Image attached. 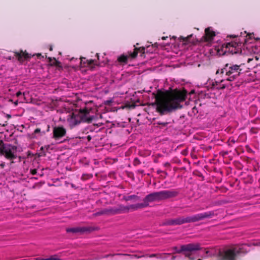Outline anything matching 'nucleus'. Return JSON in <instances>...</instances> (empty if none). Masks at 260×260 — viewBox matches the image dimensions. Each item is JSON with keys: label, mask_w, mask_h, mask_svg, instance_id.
Returning a JSON list of instances; mask_svg holds the SVG:
<instances>
[{"label": "nucleus", "mask_w": 260, "mask_h": 260, "mask_svg": "<svg viewBox=\"0 0 260 260\" xmlns=\"http://www.w3.org/2000/svg\"><path fill=\"white\" fill-rule=\"evenodd\" d=\"M249 250L248 245L242 244L223 249L211 248L207 250L206 253L209 256H217L220 260H236L238 254L245 253Z\"/></svg>", "instance_id": "1"}, {"label": "nucleus", "mask_w": 260, "mask_h": 260, "mask_svg": "<svg viewBox=\"0 0 260 260\" xmlns=\"http://www.w3.org/2000/svg\"><path fill=\"white\" fill-rule=\"evenodd\" d=\"M185 100V96L180 93H168L161 97L157 102V109L161 114L181 108L180 103Z\"/></svg>", "instance_id": "2"}, {"label": "nucleus", "mask_w": 260, "mask_h": 260, "mask_svg": "<svg viewBox=\"0 0 260 260\" xmlns=\"http://www.w3.org/2000/svg\"><path fill=\"white\" fill-rule=\"evenodd\" d=\"M93 118L94 115L91 109L86 108L69 114L67 121L69 126L72 127L81 122H90Z\"/></svg>", "instance_id": "3"}, {"label": "nucleus", "mask_w": 260, "mask_h": 260, "mask_svg": "<svg viewBox=\"0 0 260 260\" xmlns=\"http://www.w3.org/2000/svg\"><path fill=\"white\" fill-rule=\"evenodd\" d=\"M242 70L240 66L232 64H226L224 68L221 70H218L216 73L224 74L226 76L225 80L229 81H234L236 78L239 76Z\"/></svg>", "instance_id": "4"}, {"label": "nucleus", "mask_w": 260, "mask_h": 260, "mask_svg": "<svg viewBox=\"0 0 260 260\" xmlns=\"http://www.w3.org/2000/svg\"><path fill=\"white\" fill-rule=\"evenodd\" d=\"M176 252L181 253L184 252V255L186 257H188L190 259L193 260V258L191 257L190 255L193 251L200 250L201 249L200 245L198 243L196 244H188L186 245H183L181 246L180 249H177L175 248Z\"/></svg>", "instance_id": "5"}, {"label": "nucleus", "mask_w": 260, "mask_h": 260, "mask_svg": "<svg viewBox=\"0 0 260 260\" xmlns=\"http://www.w3.org/2000/svg\"><path fill=\"white\" fill-rule=\"evenodd\" d=\"M214 215L212 211L207 212L185 217V223L194 222L205 218H210Z\"/></svg>", "instance_id": "6"}, {"label": "nucleus", "mask_w": 260, "mask_h": 260, "mask_svg": "<svg viewBox=\"0 0 260 260\" xmlns=\"http://www.w3.org/2000/svg\"><path fill=\"white\" fill-rule=\"evenodd\" d=\"M146 204H135L129 206H124L119 205L118 207H116L117 214H121L124 213H127L129 211H134L139 208L146 207Z\"/></svg>", "instance_id": "7"}, {"label": "nucleus", "mask_w": 260, "mask_h": 260, "mask_svg": "<svg viewBox=\"0 0 260 260\" xmlns=\"http://www.w3.org/2000/svg\"><path fill=\"white\" fill-rule=\"evenodd\" d=\"M66 135V129L62 126H56L53 129V138L58 141L59 143L63 142V140H60Z\"/></svg>", "instance_id": "8"}, {"label": "nucleus", "mask_w": 260, "mask_h": 260, "mask_svg": "<svg viewBox=\"0 0 260 260\" xmlns=\"http://www.w3.org/2000/svg\"><path fill=\"white\" fill-rule=\"evenodd\" d=\"M16 149L10 145H5L3 147L2 153L8 159H13L16 158Z\"/></svg>", "instance_id": "9"}, {"label": "nucleus", "mask_w": 260, "mask_h": 260, "mask_svg": "<svg viewBox=\"0 0 260 260\" xmlns=\"http://www.w3.org/2000/svg\"><path fill=\"white\" fill-rule=\"evenodd\" d=\"M205 36L202 37V41L211 43L215 36V32L211 27H208L205 29Z\"/></svg>", "instance_id": "10"}, {"label": "nucleus", "mask_w": 260, "mask_h": 260, "mask_svg": "<svg viewBox=\"0 0 260 260\" xmlns=\"http://www.w3.org/2000/svg\"><path fill=\"white\" fill-rule=\"evenodd\" d=\"M185 217H178L175 219H171L167 220L164 224L168 225H180L185 223Z\"/></svg>", "instance_id": "11"}, {"label": "nucleus", "mask_w": 260, "mask_h": 260, "mask_svg": "<svg viewBox=\"0 0 260 260\" xmlns=\"http://www.w3.org/2000/svg\"><path fill=\"white\" fill-rule=\"evenodd\" d=\"M162 192L164 200L176 197L179 193L178 191L173 189L162 190Z\"/></svg>", "instance_id": "12"}, {"label": "nucleus", "mask_w": 260, "mask_h": 260, "mask_svg": "<svg viewBox=\"0 0 260 260\" xmlns=\"http://www.w3.org/2000/svg\"><path fill=\"white\" fill-rule=\"evenodd\" d=\"M88 231H89V229L86 227H76L72 228H68L66 229L67 232L73 233H83Z\"/></svg>", "instance_id": "13"}, {"label": "nucleus", "mask_w": 260, "mask_h": 260, "mask_svg": "<svg viewBox=\"0 0 260 260\" xmlns=\"http://www.w3.org/2000/svg\"><path fill=\"white\" fill-rule=\"evenodd\" d=\"M143 201V203H140V204H146V206L148 205L149 202L157 201L154 192H152L146 196L144 199Z\"/></svg>", "instance_id": "14"}, {"label": "nucleus", "mask_w": 260, "mask_h": 260, "mask_svg": "<svg viewBox=\"0 0 260 260\" xmlns=\"http://www.w3.org/2000/svg\"><path fill=\"white\" fill-rule=\"evenodd\" d=\"M16 57L20 62H23L25 59H27L30 57L28 53L21 51V52H16Z\"/></svg>", "instance_id": "15"}, {"label": "nucleus", "mask_w": 260, "mask_h": 260, "mask_svg": "<svg viewBox=\"0 0 260 260\" xmlns=\"http://www.w3.org/2000/svg\"><path fill=\"white\" fill-rule=\"evenodd\" d=\"M180 38L182 40L184 44H194L196 42V40L192 35H190L187 37H181Z\"/></svg>", "instance_id": "16"}, {"label": "nucleus", "mask_w": 260, "mask_h": 260, "mask_svg": "<svg viewBox=\"0 0 260 260\" xmlns=\"http://www.w3.org/2000/svg\"><path fill=\"white\" fill-rule=\"evenodd\" d=\"M107 215L117 214L116 207L107 208Z\"/></svg>", "instance_id": "17"}, {"label": "nucleus", "mask_w": 260, "mask_h": 260, "mask_svg": "<svg viewBox=\"0 0 260 260\" xmlns=\"http://www.w3.org/2000/svg\"><path fill=\"white\" fill-rule=\"evenodd\" d=\"M154 192L157 201L164 200L162 191Z\"/></svg>", "instance_id": "18"}, {"label": "nucleus", "mask_w": 260, "mask_h": 260, "mask_svg": "<svg viewBox=\"0 0 260 260\" xmlns=\"http://www.w3.org/2000/svg\"><path fill=\"white\" fill-rule=\"evenodd\" d=\"M239 43L237 42H230L227 44L226 47L230 50L231 47L236 48L239 46Z\"/></svg>", "instance_id": "19"}, {"label": "nucleus", "mask_w": 260, "mask_h": 260, "mask_svg": "<svg viewBox=\"0 0 260 260\" xmlns=\"http://www.w3.org/2000/svg\"><path fill=\"white\" fill-rule=\"evenodd\" d=\"M128 56L122 55L118 57V60L120 62L126 63Z\"/></svg>", "instance_id": "20"}, {"label": "nucleus", "mask_w": 260, "mask_h": 260, "mask_svg": "<svg viewBox=\"0 0 260 260\" xmlns=\"http://www.w3.org/2000/svg\"><path fill=\"white\" fill-rule=\"evenodd\" d=\"M94 215L95 216H99V215H107V209H102L101 210V211H99V212H96Z\"/></svg>", "instance_id": "21"}, {"label": "nucleus", "mask_w": 260, "mask_h": 260, "mask_svg": "<svg viewBox=\"0 0 260 260\" xmlns=\"http://www.w3.org/2000/svg\"><path fill=\"white\" fill-rule=\"evenodd\" d=\"M224 80H225V79H222V80H221L219 81H215L216 85L218 86L217 88L223 89V88H224L225 87V85H224V84H221V85H218V84L222 83Z\"/></svg>", "instance_id": "22"}, {"label": "nucleus", "mask_w": 260, "mask_h": 260, "mask_svg": "<svg viewBox=\"0 0 260 260\" xmlns=\"http://www.w3.org/2000/svg\"><path fill=\"white\" fill-rule=\"evenodd\" d=\"M140 48H136L135 49V50L133 52V53H131L129 54V56H131L132 58H135L137 56V54H138V50H140Z\"/></svg>", "instance_id": "23"}, {"label": "nucleus", "mask_w": 260, "mask_h": 260, "mask_svg": "<svg viewBox=\"0 0 260 260\" xmlns=\"http://www.w3.org/2000/svg\"><path fill=\"white\" fill-rule=\"evenodd\" d=\"M35 260H60V259L55 257V256H51L48 258H37L35 259Z\"/></svg>", "instance_id": "24"}, {"label": "nucleus", "mask_w": 260, "mask_h": 260, "mask_svg": "<svg viewBox=\"0 0 260 260\" xmlns=\"http://www.w3.org/2000/svg\"><path fill=\"white\" fill-rule=\"evenodd\" d=\"M134 199H138V197L135 195H132V196H129L127 197L126 199V200L128 201V200H130Z\"/></svg>", "instance_id": "25"}, {"label": "nucleus", "mask_w": 260, "mask_h": 260, "mask_svg": "<svg viewBox=\"0 0 260 260\" xmlns=\"http://www.w3.org/2000/svg\"><path fill=\"white\" fill-rule=\"evenodd\" d=\"M86 62H87V64L88 65H91L92 64H95V63H94V60H93V59L87 60Z\"/></svg>", "instance_id": "26"}, {"label": "nucleus", "mask_w": 260, "mask_h": 260, "mask_svg": "<svg viewBox=\"0 0 260 260\" xmlns=\"http://www.w3.org/2000/svg\"><path fill=\"white\" fill-rule=\"evenodd\" d=\"M40 131H41V130H40V128H37V129H36L35 130L34 133H35V134H37V133H40Z\"/></svg>", "instance_id": "27"}, {"label": "nucleus", "mask_w": 260, "mask_h": 260, "mask_svg": "<svg viewBox=\"0 0 260 260\" xmlns=\"http://www.w3.org/2000/svg\"><path fill=\"white\" fill-rule=\"evenodd\" d=\"M22 94V92H21L19 91V92H17V93H16V95H17V96H18H18H19L20 95H21Z\"/></svg>", "instance_id": "28"}, {"label": "nucleus", "mask_w": 260, "mask_h": 260, "mask_svg": "<svg viewBox=\"0 0 260 260\" xmlns=\"http://www.w3.org/2000/svg\"><path fill=\"white\" fill-rule=\"evenodd\" d=\"M31 173H32V174H33V175L36 174L37 173V170H32L31 171Z\"/></svg>", "instance_id": "29"}, {"label": "nucleus", "mask_w": 260, "mask_h": 260, "mask_svg": "<svg viewBox=\"0 0 260 260\" xmlns=\"http://www.w3.org/2000/svg\"><path fill=\"white\" fill-rule=\"evenodd\" d=\"M83 59L85 60V58H81L80 62L81 63H85V61L84 60H83Z\"/></svg>", "instance_id": "30"}, {"label": "nucleus", "mask_w": 260, "mask_h": 260, "mask_svg": "<svg viewBox=\"0 0 260 260\" xmlns=\"http://www.w3.org/2000/svg\"><path fill=\"white\" fill-rule=\"evenodd\" d=\"M5 166V164L4 163H2L1 164H0V166L2 167V168H3Z\"/></svg>", "instance_id": "31"}, {"label": "nucleus", "mask_w": 260, "mask_h": 260, "mask_svg": "<svg viewBox=\"0 0 260 260\" xmlns=\"http://www.w3.org/2000/svg\"><path fill=\"white\" fill-rule=\"evenodd\" d=\"M156 256V254H153L150 255V257H154V256Z\"/></svg>", "instance_id": "32"}, {"label": "nucleus", "mask_w": 260, "mask_h": 260, "mask_svg": "<svg viewBox=\"0 0 260 260\" xmlns=\"http://www.w3.org/2000/svg\"><path fill=\"white\" fill-rule=\"evenodd\" d=\"M167 38H168V37H162V40H166Z\"/></svg>", "instance_id": "33"}, {"label": "nucleus", "mask_w": 260, "mask_h": 260, "mask_svg": "<svg viewBox=\"0 0 260 260\" xmlns=\"http://www.w3.org/2000/svg\"><path fill=\"white\" fill-rule=\"evenodd\" d=\"M175 257H176V256H173L172 257V258H171V259H172V260H174V259H175Z\"/></svg>", "instance_id": "34"}, {"label": "nucleus", "mask_w": 260, "mask_h": 260, "mask_svg": "<svg viewBox=\"0 0 260 260\" xmlns=\"http://www.w3.org/2000/svg\"><path fill=\"white\" fill-rule=\"evenodd\" d=\"M139 161L137 158H135V164H136V161Z\"/></svg>", "instance_id": "35"}, {"label": "nucleus", "mask_w": 260, "mask_h": 260, "mask_svg": "<svg viewBox=\"0 0 260 260\" xmlns=\"http://www.w3.org/2000/svg\"><path fill=\"white\" fill-rule=\"evenodd\" d=\"M52 50V47H50V50Z\"/></svg>", "instance_id": "36"}, {"label": "nucleus", "mask_w": 260, "mask_h": 260, "mask_svg": "<svg viewBox=\"0 0 260 260\" xmlns=\"http://www.w3.org/2000/svg\"><path fill=\"white\" fill-rule=\"evenodd\" d=\"M15 104L16 105L17 103L16 102H15Z\"/></svg>", "instance_id": "37"}, {"label": "nucleus", "mask_w": 260, "mask_h": 260, "mask_svg": "<svg viewBox=\"0 0 260 260\" xmlns=\"http://www.w3.org/2000/svg\"><path fill=\"white\" fill-rule=\"evenodd\" d=\"M8 59H11V57H9V58H8Z\"/></svg>", "instance_id": "38"}, {"label": "nucleus", "mask_w": 260, "mask_h": 260, "mask_svg": "<svg viewBox=\"0 0 260 260\" xmlns=\"http://www.w3.org/2000/svg\"><path fill=\"white\" fill-rule=\"evenodd\" d=\"M198 260H201V259H198Z\"/></svg>", "instance_id": "39"}]
</instances>
